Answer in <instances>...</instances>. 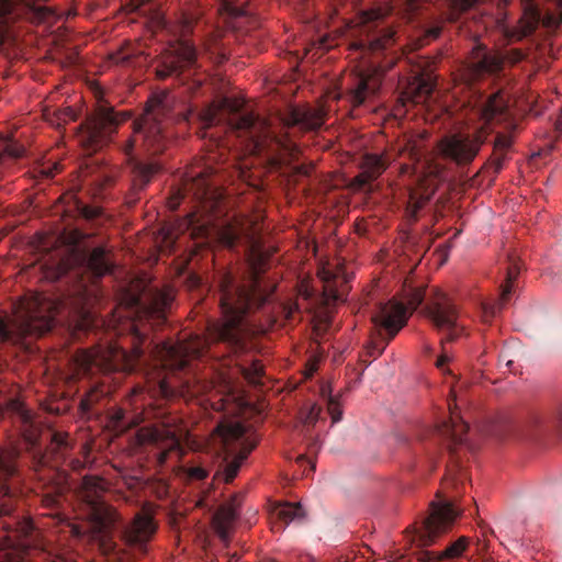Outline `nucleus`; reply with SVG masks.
I'll list each match as a JSON object with an SVG mask.
<instances>
[{"mask_svg": "<svg viewBox=\"0 0 562 562\" xmlns=\"http://www.w3.org/2000/svg\"><path fill=\"white\" fill-rule=\"evenodd\" d=\"M145 340L146 335L135 329L131 351L110 340L87 350H78L74 356V362L83 374H93L95 371H134L145 355Z\"/></svg>", "mask_w": 562, "mask_h": 562, "instance_id": "nucleus-6", "label": "nucleus"}, {"mask_svg": "<svg viewBox=\"0 0 562 562\" xmlns=\"http://www.w3.org/2000/svg\"><path fill=\"white\" fill-rule=\"evenodd\" d=\"M70 465L72 467V469H80V467H82V463L80 459H70Z\"/></svg>", "mask_w": 562, "mask_h": 562, "instance_id": "nucleus-56", "label": "nucleus"}, {"mask_svg": "<svg viewBox=\"0 0 562 562\" xmlns=\"http://www.w3.org/2000/svg\"><path fill=\"white\" fill-rule=\"evenodd\" d=\"M59 303L35 294L19 301L13 316H0V341L19 345L26 336H41L52 330Z\"/></svg>", "mask_w": 562, "mask_h": 562, "instance_id": "nucleus-5", "label": "nucleus"}, {"mask_svg": "<svg viewBox=\"0 0 562 562\" xmlns=\"http://www.w3.org/2000/svg\"><path fill=\"white\" fill-rule=\"evenodd\" d=\"M216 171L211 164L201 169L190 170L177 190L175 199L170 201V206L177 207L181 199L191 198L198 202L201 211H213L221 199L215 183Z\"/></svg>", "mask_w": 562, "mask_h": 562, "instance_id": "nucleus-12", "label": "nucleus"}, {"mask_svg": "<svg viewBox=\"0 0 562 562\" xmlns=\"http://www.w3.org/2000/svg\"><path fill=\"white\" fill-rule=\"evenodd\" d=\"M513 145V137L508 134H497L494 139V148L492 156L488 158V166L492 167L495 173L503 170L504 162L508 158V151Z\"/></svg>", "mask_w": 562, "mask_h": 562, "instance_id": "nucleus-32", "label": "nucleus"}, {"mask_svg": "<svg viewBox=\"0 0 562 562\" xmlns=\"http://www.w3.org/2000/svg\"><path fill=\"white\" fill-rule=\"evenodd\" d=\"M127 120H130L128 112H116L113 106L102 103L88 120L80 142L88 150H98L112 140L119 125Z\"/></svg>", "mask_w": 562, "mask_h": 562, "instance_id": "nucleus-14", "label": "nucleus"}, {"mask_svg": "<svg viewBox=\"0 0 562 562\" xmlns=\"http://www.w3.org/2000/svg\"><path fill=\"white\" fill-rule=\"evenodd\" d=\"M239 502L237 497L218 507L214 515V527L220 538L227 542L231 528L237 518Z\"/></svg>", "mask_w": 562, "mask_h": 562, "instance_id": "nucleus-31", "label": "nucleus"}, {"mask_svg": "<svg viewBox=\"0 0 562 562\" xmlns=\"http://www.w3.org/2000/svg\"><path fill=\"white\" fill-rule=\"evenodd\" d=\"M284 127L300 126L304 131H314L324 124V116L319 110L314 109H292L289 114L282 119Z\"/></svg>", "mask_w": 562, "mask_h": 562, "instance_id": "nucleus-30", "label": "nucleus"}, {"mask_svg": "<svg viewBox=\"0 0 562 562\" xmlns=\"http://www.w3.org/2000/svg\"><path fill=\"white\" fill-rule=\"evenodd\" d=\"M322 276L326 281H330V279L335 278V274L330 273V271H322Z\"/></svg>", "mask_w": 562, "mask_h": 562, "instance_id": "nucleus-57", "label": "nucleus"}, {"mask_svg": "<svg viewBox=\"0 0 562 562\" xmlns=\"http://www.w3.org/2000/svg\"><path fill=\"white\" fill-rule=\"evenodd\" d=\"M245 234L244 227L236 223H227L217 231V238L225 247L233 248Z\"/></svg>", "mask_w": 562, "mask_h": 562, "instance_id": "nucleus-38", "label": "nucleus"}, {"mask_svg": "<svg viewBox=\"0 0 562 562\" xmlns=\"http://www.w3.org/2000/svg\"><path fill=\"white\" fill-rule=\"evenodd\" d=\"M272 516L283 524H289L294 521V519H301V517L305 516V512L301 504L284 502L283 504L274 505Z\"/></svg>", "mask_w": 562, "mask_h": 562, "instance_id": "nucleus-36", "label": "nucleus"}, {"mask_svg": "<svg viewBox=\"0 0 562 562\" xmlns=\"http://www.w3.org/2000/svg\"><path fill=\"white\" fill-rule=\"evenodd\" d=\"M168 93L153 95L137 120L133 122V134L119 145L126 156L135 190H143L160 170L157 162L145 164L142 154H160L167 147Z\"/></svg>", "mask_w": 562, "mask_h": 562, "instance_id": "nucleus-2", "label": "nucleus"}, {"mask_svg": "<svg viewBox=\"0 0 562 562\" xmlns=\"http://www.w3.org/2000/svg\"><path fill=\"white\" fill-rule=\"evenodd\" d=\"M296 5H304V3H306V1L308 0H294Z\"/></svg>", "mask_w": 562, "mask_h": 562, "instance_id": "nucleus-61", "label": "nucleus"}, {"mask_svg": "<svg viewBox=\"0 0 562 562\" xmlns=\"http://www.w3.org/2000/svg\"><path fill=\"white\" fill-rule=\"evenodd\" d=\"M111 419L113 420L114 426L122 429L130 428V426H136L140 422V417L128 414V412L122 407H116L112 411Z\"/></svg>", "mask_w": 562, "mask_h": 562, "instance_id": "nucleus-40", "label": "nucleus"}, {"mask_svg": "<svg viewBox=\"0 0 562 562\" xmlns=\"http://www.w3.org/2000/svg\"><path fill=\"white\" fill-rule=\"evenodd\" d=\"M209 161H214L216 160V157L213 156V154H210V156L207 157Z\"/></svg>", "mask_w": 562, "mask_h": 562, "instance_id": "nucleus-63", "label": "nucleus"}, {"mask_svg": "<svg viewBox=\"0 0 562 562\" xmlns=\"http://www.w3.org/2000/svg\"><path fill=\"white\" fill-rule=\"evenodd\" d=\"M555 128L559 133H562V110L559 114V117L557 119Z\"/></svg>", "mask_w": 562, "mask_h": 562, "instance_id": "nucleus-55", "label": "nucleus"}, {"mask_svg": "<svg viewBox=\"0 0 562 562\" xmlns=\"http://www.w3.org/2000/svg\"><path fill=\"white\" fill-rule=\"evenodd\" d=\"M45 508H49L53 510L52 516L59 517L58 509L61 503V494H45L42 499Z\"/></svg>", "mask_w": 562, "mask_h": 562, "instance_id": "nucleus-44", "label": "nucleus"}, {"mask_svg": "<svg viewBox=\"0 0 562 562\" xmlns=\"http://www.w3.org/2000/svg\"><path fill=\"white\" fill-rule=\"evenodd\" d=\"M522 266L519 255H517L516 252L508 254L507 274L505 283L502 285L499 299L497 301H493V303H482V318L484 322H490V319L495 317V315L498 314V312H501L506 302L509 301L513 294L516 279L518 278Z\"/></svg>", "mask_w": 562, "mask_h": 562, "instance_id": "nucleus-22", "label": "nucleus"}, {"mask_svg": "<svg viewBox=\"0 0 562 562\" xmlns=\"http://www.w3.org/2000/svg\"><path fill=\"white\" fill-rule=\"evenodd\" d=\"M404 151L408 153L411 160L418 161L422 158V153L416 146L405 147Z\"/></svg>", "mask_w": 562, "mask_h": 562, "instance_id": "nucleus-52", "label": "nucleus"}, {"mask_svg": "<svg viewBox=\"0 0 562 562\" xmlns=\"http://www.w3.org/2000/svg\"><path fill=\"white\" fill-rule=\"evenodd\" d=\"M0 562H30L26 555L18 551V549L8 546L7 548L0 549ZM54 562H67L64 559Z\"/></svg>", "mask_w": 562, "mask_h": 562, "instance_id": "nucleus-43", "label": "nucleus"}, {"mask_svg": "<svg viewBox=\"0 0 562 562\" xmlns=\"http://www.w3.org/2000/svg\"><path fill=\"white\" fill-rule=\"evenodd\" d=\"M271 293L256 271L244 281H237L229 271L218 274L222 321L210 325L207 337L193 335L189 340L162 341L154 346V356L161 368L156 392L165 398L177 395L193 398L209 392L211 383L193 373L191 360L209 352L211 342H224L233 351H243L247 346L246 316L261 307Z\"/></svg>", "mask_w": 562, "mask_h": 562, "instance_id": "nucleus-1", "label": "nucleus"}, {"mask_svg": "<svg viewBox=\"0 0 562 562\" xmlns=\"http://www.w3.org/2000/svg\"><path fill=\"white\" fill-rule=\"evenodd\" d=\"M423 288H409L405 294V303L390 301L381 304L378 313L372 317L375 331L367 344V355L378 358L384 351L386 345L401 330L407 321V308L416 311L426 299Z\"/></svg>", "mask_w": 562, "mask_h": 562, "instance_id": "nucleus-7", "label": "nucleus"}, {"mask_svg": "<svg viewBox=\"0 0 562 562\" xmlns=\"http://www.w3.org/2000/svg\"><path fill=\"white\" fill-rule=\"evenodd\" d=\"M430 196L431 193H429V191H423L420 189L409 190L405 209L407 217L412 221H417L420 210L425 207Z\"/></svg>", "mask_w": 562, "mask_h": 562, "instance_id": "nucleus-34", "label": "nucleus"}, {"mask_svg": "<svg viewBox=\"0 0 562 562\" xmlns=\"http://www.w3.org/2000/svg\"><path fill=\"white\" fill-rule=\"evenodd\" d=\"M550 1L552 8L544 13L535 4L527 5L517 25L513 29L505 27L506 36L509 40H521V37L531 34L540 23L548 30H554L559 24H562V0Z\"/></svg>", "mask_w": 562, "mask_h": 562, "instance_id": "nucleus-18", "label": "nucleus"}, {"mask_svg": "<svg viewBox=\"0 0 562 562\" xmlns=\"http://www.w3.org/2000/svg\"><path fill=\"white\" fill-rule=\"evenodd\" d=\"M449 418L436 426V432L442 439L450 454L454 456L458 447L465 442L464 435H467L469 430V425L451 404H449Z\"/></svg>", "mask_w": 562, "mask_h": 562, "instance_id": "nucleus-23", "label": "nucleus"}, {"mask_svg": "<svg viewBox=\"0 0 562 562\" xmlns=\"http://www.w3.org/2000/svg\"><path fill=\"white\" fill-rule=\"evenodd\" d=\"M223 120L231 131L245 138L249 150L255 154L266 151L276 157L281 150L288 151L290 155H294L296 150L295 143L290 139L288 134L278 136L267 120L254 112H248L243 103L231 99H224L220 106L211 105L202 110L200 137H207V128L216 126Z\"/></svg>", "mask_w": 562, "mask_h": 562, "instance_id": "nucleus-3", "label": "nucleus"}, {"mask_svg": "<svg viewBox=\"0 0 562 562\" xmlns=\"http://www.w3.org/2000/svg\"><path fill=\"white\" fill-rule=\"evenodd\" d=\"M413 72V79L404 90L402 99L412 103H423L431 97L436 88V77L426 70L423 64H418Z\"/></svg>", "mask_w": 562, "mask_h": 562, "instance_id": "nucleus-24", "label": "nucleus"}, {"mask_svg": "<svg viewBox=\"0 0 562 562\" xmlns=\"http://www.w3.org/2000/svg\"><path fill=\"white\" fill-rule=\"evenodd\" d=\"M189 476H191V479L203 480L209 476V471H206L204 468H201V465H194L193 468L189 469Z\"/></svg>", "mask_w": 562, "mask_h": 562, "instance_id": "nucleus-50", "label": "nucleus"}, {"mask_svg": "<svg viewBox=\"0 0 562 562\" xmlns=\"http://www.w3.org/2000/svg\"><path fill=\"white\" fill-rule=\"evenodd\" d=\"M244 378L251 384H258L263 375V367L260 361H252L248 367H241Z\"/></svg>", "mask_w": 562, "mask_h": 562, "instance_id": "nucleus-42", "label": "nucleus"}, {"mask_svg": "<svg viewBox=\"0 0 562 562\" xmlns=\"http://www.w3.org/2000/svg\"><path fill=\"white\" fill-rule=\"evenodd\" d=\"M113 265L104 247H94L90 252L72 250L60 259L52 271L53 279L70 278L82 281L85 272L100 278L111 272Z\"/></svg>", "mask_w": 562, "mask_h": 562, "instance_id": "nucleus-13", "label": "nucleus"}, {"mask_svg": "<svg viewBox=\"0 0 562 562\" xmlns=\"http://www.w3.org/2000/svg\"><path fill=\"white\" fill-rule=\"evenodd\" d=\"M483 138L481 134L456 133L442 137L439 149L443 157L450 158L456 164L467 165L474 160L480 153Z\"/></svg>", "mask_w": 562, "mask_h": 562, "instance_id": "nucleus-20", "label": "nucleus"}, {"mask_svg": "<svg viewBox=\"0 0 562 562\" xmlns=\"http://www.w3.org/2000/svg\"><path fill=\"white\" fill-rule=\"evenodd\" d=\"M237 555L234 554L232 558L227 559V562H236L237 561Z\"/></svg>", "mask_w": 562, "mask_h": 562, "instance_id": "nucleus-62", "label": "nucleus"}, {"mask_svg": "<svg viewBox=\"0 0 562 562\" xmlns=\"http://www.w3.org/2000/svg\"><path fill=\"white\" fill-rule=\"evenodd\" d=\"M157 530V526L154 520V516L148 512H138L132 519L128 527L125 528V538L133 546L145 549L146 543L154 536Z\"/></svg>", "mask_w": 562, "mask_h": 562, "instance_id": "nucleus-25", "label": "nucleus"}, {"mask_svg": "<svg viewBox=\"0 0 562 562\" xmlns=\"http://www.w3.org/2000/svg\"><path fill=\"white\" fill-rule=\"evenodd\" d=\"M108 490L104 479L99 475H85L78 487V496L90 508V516L99 530H106L115 524L117 514L104 501Z\"/></svg>", "mask_w": 562, "mask_h": 562, "instance_id": "nucleus-15", "label": "nucleus"}, {"mask_svg": "<svg viewBox=\"0 0 562 562\" xmlns=\"http://www.w3.org/2000/svg\"><path fill=\"white\" fill-rule=\"evenodd\" d=\"M25 149L21 144L15 143L11 137L0 135V164H7L10 160H16L22 157Z\"/></svg>", "mask_w": 562, "mask_h": 562, "instance_id": "nucleus-39", "label": "nucleus"}, {"mask_svg": "<svg viewBox=\"0 0 562 562\" xmlns=\"http://www.w3.org/2000/svg\"><path fill=\"white\" fill-rule=\"evenodd\" d=\"M383 80L379 69L358 70L350 77L347 86V98L352 106H361L378 93Z\"/></svg>", "mask_w": 562, "mask_h": 562, "instance_id": "nucleus-21", "label": "nucleus"}, {"mask_svg": "<svg viewBox=\"0 0 562 562\" xmlns=\"http://www.w3.org/2000/svg\"><path fill=\"white\" fill-rule=\"evenodd\" d=\"M401 169L404 173H408V171H411V166H408V164H403Z\"/></svg>", "mask_w": 562, "mask_h": 562, "instance_id": "nucleus-59", "label": "nucleus"}, {"mask_svg": "<svg viewBox=\"0 0 562 562\" xmlns=\"http://www.w3.org/2000/svg\"><path fill=\"white\" fill-rule=\"evenodd\" d=\"M479 114L486 124L501 123L510 116L506 99L501 92L486 97L479 105Z\"/></svg>", "mask_w": 562, "mask_h": 562, "instance_id": "nucleus-29", "label": "nucleus"}, {"mask_svg": "<svg viewBox=\"0 0 562 562\" xmlns=\"http://www.w3.org/2000/svg\"><path fill=\"white\" fill-rule=\"evenodd\" d=\"M535 428H538L542 431V429H550L549 425L543 424V422L539 420V418H533L530 422V429L528 430V436H535Z\"/></svg>", "mask_w": 562, "mask_h": 562, "instance_id": "nucleus-51", "label": "nucleus"}, {"mask_svg": "<svg viewBox=\"0 0 562 562\" xmlns=\"http://www.w3.org/2000/svg\"><path fill=\"white\" fill-rule=\"evenodd\" d=\"M199 67L196 46L190 40L180 38L162 56L157 75L160 78H166L170 75H180L187 70L199 69Z\"/></svg>", "mask_w": 562, "mask_h": 562, "instance_id": "nucleus-19", "label": "nucleus"}, {"mask_svg": "<svg viewBox=\"0 0 562 562\" xmlns=\"http://www.w3.org/2000/svg\"><path fill=\"white\" fill-rule=\"evenodd\" d=\"M424 312L437 330L447 331L441 342L453 341L463 330V327L458 324L459 308L443 291L432 290Z\"/></svg>", "mask_w": 562, "mask_h": 562, "instance_id": "nucleus-17", "label": "nucleus"}, {"mask_svg": "<svg viewBox=\"0 0 562 562\" xmlns=\"http://www.w3.org/2000/svg\"><path fill=\"white\" fill-rule=\"evenodd\" d=\"M476 1L479 0H450L447 19L449 21H458L464 11L475 5Z\"/></svg>", "mask_w": 562, "mask_h": 562, "instance_id": "nucleus-41", "label": "nucleus"}, {"mask_svg": "<svg viewBox=\"0 0 562 562\" xmlns=\"http://www.w3.org/2000/svg\"><path fill=\"white\" fill-rule=\"evenodd\" d=\"M470 539L468 536H460L454 541L449 542L440 551H429V549H420L416 553L417 562H454V560L464 557L469 547Z\"/></svg>", "mask_w": 562, "mask_h": 562, "instance_id": "nucleus-26", "label": "nucleus"}, {"mask_svg": "<svg viewBox=\"0 0 562 562\" xmlns=\"http://www.w3.org/2000/svg\"><path fill=\"white\" fill-rule=\"evenodd\" d=\"M69 212H75L80 217L95 218L101 214V210L98 206H90L85 203L76 193H68L66 196Z\"/></svg>", "mask_w": 562, "mask_h": 562, "instance_id": "nucleus-35", "label": "nucleus"}, {"mask_svg": "<svg viewBox=\"0 0 562 562\" xmlns=\"http://www.w3.org/2000/svg\"><path fill=\"white\" fill-rule=\"evenodd\" d=\"M395 33L391 29H380L370 33L360 42V47L368 46L370 50H381L389 47L394 41Z\"/></svg>", "mask_w": 562, "mask_h": 562, "instance_id": "nucleus-33", "label": "nucleus"}, {"mask_svg": "<svg viewBox=\"0 0 562 562\" xmlns=\"http://www.w3.org/2000/svg\"><path fill=\"white\" fill-rule=\"evenodd\" d=\"M321 413L322 408L319 407V405H310L304 415V423L306 425H314V423H316V420L318 419Z\"/></svg>", "mask_w": 562, "mask_h": 562, "instance_id": "nucleus-48", "label": "nucleus"}, {"mask_svg": "<svg viewBox=\"0 0 562 562\" xmlns=\"http://www.w3.org/2000/svg\"><path fill=\"white\" fill-rule=\"evenodd\" d=\"M203 49L204 54H207L209 57L216 64H222L227 58V52L217 33H212L204 38Z\"/></svg>", "mask_w": 562, "mask_h": 562, "instance_id": "nucleus-37", "label": "nucleus"}, {"mask_svg": "<svg viewBox=\"0 0 562 562\" xmlns=\"http://www.w3.org/2000/svg\"><path fill=\"white\" fill-rule=\"evenodd\" d=\"M297 460H300L301 462V460H306V458L304 457V454H302L300 458H297Z\"/></svg>", "mask_w": 562, "mask_h": 562, "instance_id": "nucleus-64", "label": "nucleus"}, {"mask_svg": "<svg viewBox=\"0 0 562 562\" xmlns=\"http://www.w3.org/2000/svg\"><path fill=\"white\" fill-rule=\"evenodd\" d=\"M418 5L416 4V0H409V9L411 10H416Z\"/></svg>", "mask_w": 562, "mask_h": 562, "instance_id": "nucleus-60", "label": "nucleus"}, {"mask_svg": "<svg viewBox=\"0 0 562 562\" xmlns=\"http://www.w3.org/2000/svg\"><path fill=\"white\" fill-rule=\"evenodd\" d=\"M521 58H524V53L518 49L502 53L476 42L459 68L454 80L457 83L472 88L484 78L499 77L506 64H517Z\"/></svg>", "mask_w": 562, "mask_h": 562, "instance_id": "nucleus-8", "label": "nucleus"}, {"mask_svg": "<svg viewBox=\"0 0 562 562\" xmlns=\"http://www.w3.org/2000/svg\"><path fill=\"white\" fill-rule=\"evenodd\" d=\"M9 415L24 441V450L34 470L57 467L67 462L74 442L66 431L46 427L38 415L16 398H11L4 408L0 402V418Z\"/></svg>", "mask_w": 562, "mask_h": 562, "instance_id": "nucleus-4", "label": "nucleus"}, {"mask_svg": "<svg viewBox=\"0 0 562 562\" xmlns=\"http://www.w3.org/2000/svg\"><path fill=\"white\" fill-rule=\"evenodd\" d=\"M102 395V391H99V389H90L88 394L83 396L80 401V406L83 409V412H89L91 409L92 405H94L95 402H98L99 397Z\"/></svg>", "mask_w": 562, "mask_h": 562, "instance_id": "nucleus-45", "label": "nucleus"}, {"mask_svg": "<svg viewBox=\"0 0 562 562\" xmlns=\"http://www.w3.org/2000/svg\"><path fill=\"white\" fill-rule=\"evenodd\" d=\"M457 517L458 510L449 502H431L429 514L415 527L413 540L419 547L432 546L451 529Z\"/></svg>", "mask_w": 562, "mask_h": 562, "instance_id": "nucleus-16", "label": "nucleus"}, {"mask_svg": "<svg viewBox=\"0 0 562 562\" xmlns=\"http://www.w3.org/2000/svg\"><path fill=\"white\" fill-rule=\"evenodd\" d=\"M448 361H449V357L446 353V351H443V353L436 361V366H437V368H439L441 371L445 372V371H447L446 366H447Z\"/></svg>", "mask_w": 562, "mask_h": 562, "instance_id": "nucleus-53", "label": "nucleus"}, {"mask_svg": "<svg viewBox=\"0 0 562 562\" xmlns=\"http://www.w3.org/2000/svg\"><path fill=\"white\" fill-rule=\"evenodd\" d=\"M387 156H380V154H364L361 161V171L355 178V183L359 188H366L372 181L376 180L380 175L385 171L390 164Z\"/></svg>", "mask_w": 562, "mask_h": 562, "instance_id": "nucleus-28", "label": "nucleus"}, {"mask_svg": "<svg viewBox=\"0 0 562 562\" xmlns=\"http://www.w3.org/2000/svg\"><path fill=\"white\" fill-rule=\"evenodd\" d=\"M441 32H442V26L435 25V26H430V29H428L427 34H428V36H431V37H438V36H440Z\"/></svg>", "mask_w": 562, "mask_h": 562, "instance_id": "nucleus-54", "label": "nucleus"}, {"mask_svg": "<svg viewBox=\"0 0 562 562\" xmlns=\"http://www.w3.org/2000/svg\"><path fill=\"white\" fill-rule=\"evenodd\" d=\"M184 436L186 430L179 425H146L137 429L135 440L155 459L156 464L165 465L172 452L181 451V440Z\"/></svg>", "mask_w": 562, "mask_h": 562, "instance_id": "nucleus-11", "label": "nucleus"}, {"mask_svg": "<svg viewBox=\"0 0 562 562\" xmlns=\"http://www.w3.org/2000/svg\"><path fill=\"white\" fill-rule=\"evenodd\" d=\"M20 458L21 448L18 445L0 448V517L4 520V529H12L18 536H29L34 529L33 522L21 521L20 516L14 515L16 498L7 484V480L18 476Z\"/></svg>", "mask_w": 562, "mask_h": 562, "instance_id": "nucleus-10", "label": "nucleus"}, {"mask_svg": "<svg viewBox=\"0 0 562 562\" xmlns=\"http://www.w3.org/2000/svg\"><path fill=\"white\" fill-rule=\"evenodd\" d=\"M245 435L244 425L233 420L218 422L212 432L214 446L225 454L217 475H221L226 483L233 482L244 460L256 447V443H250Z\"/></svg>", "mask_w": 562, "mask_h": 562, "instance_id": "nucleus-9", "label": "nucleus"}, {"mask_svg": "<svg viewBox=\"0 0 562 562\" xmlns=\"http://www.w3.org/2000/svg\"><path fill=\"white\" fill-rule=\"evenodd\" d=\"M173 299L171 290H151L147 296V302L139 304V307L148 319L162 324L167 319L166 312Z\"/></svg>", "mask_w": 562, "mask_h": 562, "instance_id": "nucleus-27", "label": "nucleus"}, {"mask_svg": "<svg viewBox=\"0 0 562 562\" xmlns=\"http://www.w3.org/2000/svg\"><path fill=\"white\" fill-rule=\"evenodd\" d=\"M228 14L233 20V25L240 26L243 20L247 18V10L243 9V7L229 5Z\"/></svg>", "mask_w": 562, "mask_h": 562, "instance_id": "nucleus-47", "label": "nucleus"}, {"mask_svg": "<svg viewBox=\"0 0 562 562\" xmlns=\"http://www.w3.org/2000/svg\"><path fill=\"white\" fill-rule=\"evenodd\" d=\"M328 411L334 423L339 422L342 417V411L339 408V404L335 398L330 397L328 401Z\"/></svg>", "mask_w": 562, "mask_h": 562, "instance_id": "nucleus-49", "label": "nucleus"}, {"mask_svg": "<svg viewBox=\"0 0 562 562\" xmlns=\"http://www.w3.org/2000/svg\"><path fill=\"white\" fill-rule=\"evenodd\" d=\"M383 16V10L375 9L370 10L369 12H364L362 14V22L367 25L369 31H372V25L376 27V21L381 20Z\"/></svg>", "mask_w": 562, "mask_h": 562, "instance_id": "nucleus-46", "label": "nucleus"}, {"mask_svg": "<svg viewBox=\"0 0 562 562\" xmlns=\"http://www.w3.org/2000/svg\"><path fill=\"white\" fill-rule=\"evenodd\" d=\"M505 361V367L507 369H509V371H513V366H514V362L513 360H504Z\"/></svg>", "mask_w": 562, "mask_h": 562, "instance_id": "nucleus-58", "label": "nucleus"}]
</instances>
